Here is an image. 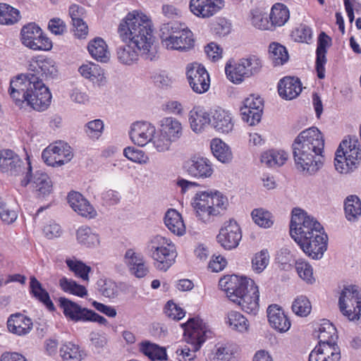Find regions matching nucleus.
<instances>
[{
  "mask_svg": "<svg viewBox=\"0 0 361 361\" xmlns=\"http://www.w3.org/2000/svg\"><path fill=\"white\" fill-rule=\"evenodd\" d=\"M324 148V136L317 128L302 131L292 145L297 169L309 176L317 173L323 166Z\"/></svg>",
  "mask_w": 361,
  "mask_h": 361,
  "instance_id": "nucleus-1",
  "label": "nucleus"
},
{
  "mask_svg": "<svg viewBox=\"0 0 361 361\" xmlns=\"http://www.w3.org/2000/svg\"><path fill=\"white\" fill-rule=\"evenodd\" d=\"M118 33L122 41L131 43L140 50V56L145 59L152 61L155 57L153 30L146 16L135 12L128 13L121 21Z\"/></svg>",
  "mask_w": 361,
  "mask_h": 361,
  "instance_id": "nucleus-2",
  "label": "nucleus"
},
{
  "mask_svg": "<svg viewBox=\"0 0 361 361\" xmlns=\"http://www.w3.org/2000/svg\"><path fill=\"white\" fill-rule=\"evenodd\" d=\"M8 91L17 106L23 107L26 104L38 111L46 110L51 100L49 89L35 74L18 75L11 81Z\"/></svg>",
  "mask_w": 361,
  "mask_h": 361,
  "instance_id": "nucleus-3",
  "label": "nucleus"
},
{
  "mask_svg": "<svg viewBox=\"0 0 361 361\" xmlns=\"http://www.w3.org/2000/svg\"><path fill=\"white\" fill-rule=\"evenodd\" d=\"M219 286L228 298L238 304L243 311L253 315L257 314L259 293L252 279L236 275L225 276L220 279Z\"/></svg>",
  "mask_w": 361,
  "mask_h": 361,
  "instance_id": "nucleus-4",
  "label": "nucleus"
},
{
  "mask_svg": "<svg viewBox=\"0 0 361 361\" xmlns=\"http://www.w3.org/2000/svg\"><path fill=\"white\" fill-rule=\"evenodd\" d=\"M191 204L197 218L209 223L226 209L228 200L219 191H202L195 194Z\"/></svg>",
  "mask_w": 361,
  "mask_h": 361,
  "instance_id": "nucleus-5",
  "label": "nucleus"
},
{
  "mask_svg": "<svg viewBox=\"0 0 361 361\" xmlns=\"http://www.w3.org/2000/svg\"><path fill=\"white\" fill-rule=\"evenodd\" d=\"M185 341L191 347L185 345L176 350L178 361H194L195 353L199 350L207 338L209 332L206 324L199 317L190 319L183 324Z\"/></svg>",
  "mask_w": 361,
  "mask_h": 361,
  "instance_id": "nucleus-6",
  "label": "nucleus"
},
{
  "mask_svg": "<svg viewBox=\"0 0 361 361\" xmlns=\"http://www.w3.org/2000/svg\"><path fill=\"white\" fill-rule=\"evenodd\" d=\"M336 329L328 321L319 328V343L311 351L309 361H339L341 350L335 343Z\"/></svg>",
  "mask_w": 361,
  "mask_h": 361,
  "instance_id": "nucleus-7",
  "label": "nucleus"
},
{
  "mask_svg": "<svg viewBox=\"0 0 361 361\" xmlns=\"http://www.w3.org/2000/svg\"><path fill=\"white\" fill-rule=\"evenodd\" d=\"M159 31L161 44L167 49L186 51L194 46L192 32L178 22L164 23Z\"/></svg>",
  "mask_w": 361,
  "mask_h": 361,
  "instance_id": "nucleus-8",
  "label": "nucleus"
},
{
  "mask_svg": "<svg viewBox=\"0 0 361 361\" xmlns=\"http://www.w3.org/2000/svg\"><path fill=\"white\" fill-rule=\"evenodd\" d=\"M147 251L153 259L155 267L166 271L175 262L177 257L175 245L170 239L157 235L147 243Z\"/></svg>",
  "mask_w": 361,
  "mask_h": 361,
  "instance_id": "nucleus-9",
  "label": "nucleus"
},
{
  "mask_svg": "<svg viewBox=\"0 0 361 361\" xmlns=\"http://www.w3.org/2000/svg\"><path fill=\"white\" fill-rule=\"evenodd\" d=\"M361 160V148L355 136H349L339 145L334 159L336 170L340 173H348L357 168Z\"/></svg>",
  "mask_w": 361,
  "mask_h": 361,
  "instance_id": "nucleus-10",
  "label": "nucleus"
},
{
  "mask_svg": "<svg viewBox=\"0 0 361 361\" xmlns=\"http://www.w3.org/2000/svg\"><path fill=\"white\" fill-rule=\"evenodd\" d=\"M183 134L182 123L173 116H166L159 121L154 147L159 152L169 151L173 143L178 142Z\"/></svg>",
  "mask_w": 361,
  "mask_h": 361,
  "instance_id": "nucleus-11",
  "label": "nucleus"
},
{
  "mask_svg": "<svg viewBox=\"0 0 361 361\" xmlns=\"http://www.w3.org/2000/svg\"><path fill=\"white\" fill-rule=\"evenodd\" d=\"M0 171L11 176H23L20 180L22 187H27L30 182L32 166L29 158L23 161L11 149L0 151Z\"/></svg>",
  "mask_w": 361,
  "mask_h": 361,
  "instance_id": "nucleus-12",
  "label": "nucleus"
},
{
  "mask_svg": "<svg viewBox=\"0 0 361 361\" xmlns=\"http://www.w3.org/2000/svg\"><path fill=\"white\" fill-rule=\"evenodd\" d=\"M322 229L324 228L320 223L304 210L295 208L292 211L290 234L296 243Z\"/></svg>",
  "mask_w": 361,
  "mask_h": 361,
  "instance_id": "nucleus-13",
  "label": "nucleus"
},
{
  "mask_svg": "<svg viewBox=\"0 0 361 361\" xmlns=\"http://www.w3.org/2000/svg\"><path fill=\"white\" fill-rule=\"evenodd\" d=\"M262 68L261 59L255 55H250L240 59L233 66L226 64L225 71L229 80L235 84H240L245 78L259 73Z\"/></svg>",
  "mask_w": 361,
  "mask_h": 361,
  "instance_id": "nucleus-14",
  "label": "nucleus"
},
{
  "mask_svg": "<svg viewBox=\"0 0 361 361\" xmlns=\"http://www.w3.org/2000/svg\"><path fill=\"white\" fill-rule=\"evenodd\" d=\"M341 313L349 320H358L361 314V291L355 286L344 287L338 300Z\"/></svg>",
  "mask_w": 361,
  "mask_h": 361,
  "instance_id": "nucleus-15",
  "label": "nucleus"
},
{
  "mask_svg": "<svg viewBox=\"0 0 361 361\" xmlns=\"http://www.w3.org/2000/svg\"><path fill=\"white\" fill-rule=\"evenodd\" d=\"M20 39L23 45L32 50H50L52 42L43 35L42 29L35 23L24 25L20 32Z\"/></svg>",
  "mask_w": 361,
  "mask_h": 361,
  "instance_id": "nucleus-16",
  "label": "nucleus"
},
{
  "mask_svg": "<svg viewBox=\"0 0 361 361\" xmlns=\"http://www.w3.org/2000/svg\"><path fill=\"white\" fill-rule=\"evenodd\" d=\"M42 158L49 166H60L71 160L73 153L67 143L59 141L44 149L42 153Z\"/></svg>",
  "mask_w": 361,
  "mask_h": 361,
  "instance_id": "nucleus-17",
  "label": "nucleus"
},
{
  "mask_svg": "<svg viewBox=\"0 0 361 361\" xmlns=\"http://www.w3.org/2000/svg\"><path fill=\"white\" fill-rule=\"evenodd\" d=\"M185 73L193 92L202 94L208 91L210 86L209 75L203 66L197 63H189L186 66Z\"/></svg>",
  "mask_w": 361,
  "mask_h": 361,
  "instance_id": "nucleus-18",
  "label": "nucleus"
},
{
  "mask_svg": "<svg viewBox=\"0 0 361 361\" xmlns=\"http://www.w3.org/2000/svg\"><path fill=\"white\" fill-rule=\"evenodd\" d=\"M327 235L324 229L310 235L303 240L297 243L302 251L312 259H318L322 257L327 248Z\"/></svg>",
  "mask_w": 361,
  "mask_h": 361,
  "instance_id": "nucleus-19",
  "label": "nucleus"
},
{
  "mask_svg": "<svg viewBox=\"0 0 361 361\" xmlns=\"http://www.w3.org/2000/svg\"><path fill=\"white\" fill-rule=\"evenodd\" d=\"M217 241L226 250L235 248L241 238L242 233L238 223L234 220L226 221L216 237Z\"/></svg>",
  "mask_w": 361,
  "mask_h": 361,
  "instance_id": "nucleus-20",
  "label": "nucleus"
},
{
  "mask_svg": "<svg viewBox=\"0 0 361 361\" xmlns=\"http://www.w3.org/2000/svg\"><path fill=\"white\" fill-rule=\"evenodd\" d=\"M157 133V129L153 124L147 121H137L131 126L130 137L131 140L138 146L144 147L150 142L154 145Z\"/></svg>",
  "mask_w": 361,
  "mask_h": 361,
  "instance_id": "nucleus-21",
  "label": "nucleus"
},
{
  "mask_svg": "<svg viewBox=\"0 0 361 361\" xmlns=\"http://www.w3.org/2000/svg\"><path fill=\"white\" fill-rule=\"evenodd\" d=\"M186 172L189 176L197 179H206L212 177L214 168L212 162L203 157H193L185 166Z\"/></svg>",
  "mask_w": 361,
  "mask_h": 361,
  "instance_id": "nucleus-22",
  "label": "nucleus"
},
{
  "mask_svg": "<svg viewBox=\"0 0 361 361\" xmlns=\"http://www.w3.org/2000/svg\"><path fill=\"white\" fill-rule=\"evenodd\" d=\"M224 6L223 0H190V10L197 17L208 18L217 12Z\"/></svg>",
  "mask_w": 361,
  "mask_h": 361,
  "instance_id": "nucleus-23",
  "label": "nucleus"
},
{
  "mask_svg": "<svg viewBox=\"0 0 361 361\" xmlns=\"http://www.w3.org/2000/svg\"><path fill=\"white\" fill-rule=\"evenodd\" d=\"M32 191L38 198H44L49 195L53 190L52 181L49 176L40 171L33 174L31 171L30 182Z\"/></svg>",
  "mask_w": 361,
  "mask_h": 361,
  "instance_id": "nucleus-24",
  "label": "nucleus"
},
{
  "mask_svg": "<svg viewBox=\"0 0 361 361\" xmlns=\"http://www.w3.org/2000/svg\"><path fill=\"white\" fill-rule=\"evenodd\" d=\"M59 305L63 310V313L68 319L73 322H87L88 309L66 298H59Z\"/></svg>",
  "mask_w": 361,
  "mask_h": 361,
  "instance_id": "nucleus-25",
  "label": "nucleus"
},
{
  "mask_svg": "<svg viewBox=\"0 0 361 361\" xmlns=\"http://www.w3.org/2000/svg\"><path fill=\"white\" fill-rule=\"evenodd\" d=\"M68 202L71 207L82 216L92 219L97 215L94 207L78 192H70L68 195Z\"/></svg>",
  "mask_w": 361,
  "mask_h": 361,
  "instance_id": "nucleus-26",
  "label": "nucleus"
},
{
  "mask_svg": "<svg viewBox=\"0 0 361 361\" xmlns=\"http://www.w3.org/2000/svg\"><path fill=\"white\" fill-rule=\"evenodd\" d=\"M302 91V83L298 78L286 76L281 79L278 84L279 95L286 100L296 98Z\"/></svg>",
  "mask_w": 361,
  "mask_h": 361,
  "instance_id": "nucleus-27",
  "label": "nucleus"
},
{
  "mask_svg": "<svg viewBox=\"0 0 361 361\" xmlns=\"http://www.w3.org/2000/svg\"><path fill=\"white\" fill-rule=\"evenodd\" d=\"M32 326L31 319L21 313L13 314L7 320V328L9 332L17 336H25L29 334Z\"/></svg>",
  "mask_w": 361,
  "mask_h": 361,
  "instance_id": "nucleus-28",
  "label": "nucleus"
},
{
  "mask_svg": "<svg viewBox=\"0 0 361 361\" xmlns=\"http://www.w3.org/2000/svg\"><path fill=\"white\" fill-rule=\"evenodd\" d=\"M28 70L30 73L27 75V77H31L32 74H35L42 80L44 76L54 78L58 72L55 61L49 58L31 63Z\"/></svg>",
  "mask_w": 361,
  "mask_h": 361,
  "instance_id": "nucleus-29",
  "label": "nucleus"
},
{
  "mask_svg": "<svg viewBox=\"0 0 361 361\" xmlns=\"http://www.w3.org/2000/svg\"><path fill=\"white\" fill-rule=\"evenodd\" d=\"M188 121L192 130L201 133L212 121L209 114L200 106H194L188 114Z\"/></svg>",
  "mask_w": 361,
  "mask_h": 361,
  "instance_id": "nucleus-30",
  "label": "nucleus"
},
{
  "mask_svg": "<svg viewBox=\"0 0 361 361\" xmlns=\"http://www.w3.org/2000/svg\"><path fill=\"white\" fill-rule=\"evenodd\" d=\"M267 317L270 325L279 332H286L290 327V320L277 305H271L268 307Z\"/></svg>",
  "mask_w": 361,
  "mask_h": 361,
  "instance_id": "nucleus-31",
  "label": "nucleus"
},
{
  "mask_svg": "<svg viewBox=\"0 0 361 361\" xmlns=\"http://www.w3.org/2000/svg\"><path fill=\"white\" fill-rule=\"evenodd\" d=\"M125 262L130 272L137 278H142L148 273V268L145 265L142 256L132 249L126 252Z\"/></svg>",
  "mask_w": 361,
  "mask_h": 361,
  "instance_id": "nucleus-32",
  "label": "nucleus"
},
{
  "mask_svg": "<svg viewBox=\"0 0 361 361\" xmlns=\"http://www.w3.org/2000/svg\"><path fill=\"white\" fill-rule=\"evenodd\" d=\"M331 39L324 32H322L319 35L316 51V70L317 76L320 79H323L325 77L324 65L326 63V49L329 45Z\"/></svg>",
  "mask_w": 361,
  "mask_h": 361,
  "instance_id": "nucleus-33",
  "label": "nucleus"
},
{
  "mask_svg": "<svg viewBox=\"0 0 361 361\" xmlns=\"http://www.w3.org/2000/svg\"><path fill=\"white\" fill-rule=\"evenodd\" d=\"M78 243L88 248H94L100 245L99 235L92 228L82 226L76 231Z\"/></svg>",
  "mask_w": 361,
  "mask_h": 361,
  "instance_id": "nucleus-34",
  "label": "nucleus"
},
{
  "mask_svg": "<svg viewBox=\"0 0 361 361\" xmlns=\"http://www.w3.org/2000/svg\"><path fill=\"white\" fill-rule=\"evenodd\" d=\"M164 224L173 234L181 236L185 233V226L182 216L176 209H169L164 216Z\"/></svg>",
  "mask_w": 361,
  "mask_h": 361,
  "instance_id": "nucleus-35",
  "label": "nucleus"
},
{
  "mask_svg": "<svg viewBox=\"0 0 361 361\" xmlns=\"http://www.w3.org/2000/svg\"><path fill=\"white\" fill-rule=\"evenodd\" d=\"M211 123L216 131L221 133H228L233 128L230 114L221 109L215 110Z\"/></svg>",
  "mask_w": 361,
  "mask_h": 361,
  "instance_id": "nucleus-36",
  "label": "nucleus"
},
{
  "mask_svg": "<svg viewBox=\"0 0 361 361\" xmlns=\"http://www.w3.org/2000/svg\"><path fill=\"white\" fill-rule=\"evenodd\" d=\"M87 49L91 56L95 60L102 63H106L109 61L110 52L103 39L97 37L90 41Z\"/></svg>",
  "mask_w": 361,
  "mask_h": 361,
  "instance_id": "nucleus-37",
  "label": "nucleus"
},
{
  "mask_svg": "<svg viewBox=\"0 0 361 361\" xmlns=\"http://www.w3.org/2000/svg\"><path fill=\"white\" fill-rule=\"evenodd\" d=\"M30 293L32 295L43 303L49 310L54 311L55 307L50 299L48 292L42 287V283L35 277H30Z\"/></svg>",
  "mask_w": 361,
  "mask_h": 361,
  "instance_id": "nucleus-38",
  "label": "nucleus"
},
{
  "mask_svg": "<svg viewBox=\"0 0 361 361\" xmlns=\"http://www.w3.org/2000/svg\"><path fill=\"white\" fill-rule=\"evenodd\" d=\"M344 212L348 221L355 222L361 216V201L357 195H349L344 201Z\"/></svg>",
  "mask_w": 361,
  "mask_h": 361,
  "instance_id": "nucleus-39",
  "label": "nucleus"
},
{
  "mask_svg": "<svg viewBox=\"0 0 361 361\" xmlns=\"http://www.w3.org/2000/svg\"><path fill=\"white\" fill-rule=\"evenodd\" d=\"M288 154L283 150L270 149L261 155V162L268 167H279L285 164Z\"/></svg>",
  "mask_w": 361,
  "mask_h": 361,
  "instance_id": "nucleus-40",
  "label": "nucleus"
},
{
  "mask_svg": "<svg viewBox=\"0 0 361 361\" xmlns=\"http://www.w3.org/2000/svg\"><path fill=\"white\" fill-rule=\"evenodd\" d=\"M140 55L138 50L133 44H128L121 46L117 49V58L124 65H131L138 59Z\"/></svg>",
  "mask_w": 361,
  "mask_h": 361,
  "instance_id": "nucleus-41",
  "label": "nucleus"
},
{
  "mask_svg": "<svg viewBox=\"0 0 361 361\" xmlns=\"http://www.w3.org/2000/svg\"><path fill=\"white\" fill-rule=\"evenodd\" d=\"M210 147L214 156L221 162L227 163L232 159V152L229 147L221 140H212Z\"/></svg>",
  "mask_w": 361,
  "mask_h": 361,
  "instance_id": "nucleus-42",
  "label": "nucleus"
},
{
  "mask_svg": "<svg viewBox=\"0 0 361 361\" xmlns=\"http://www.w3.org/2000/svg\"><path fill=\"white\" fill-rule=\"evenodd\" d=\"M20 19V11L17 8L5 3H0V25H12Z\"/></svg>",
  "mask_w": 361,
  "mask_h": 361,
  "instance_id": "nucleus-43",
  "label": "nucleus"
},
{
  "mask_svg": "<svg viewBox=\"0 0 361 361\" xmlns=\"http://www.w3.org/2000/svg\"><path fill=\"white\" fill-rule=\"evenodd\" d=\"M290 14L288 8L282 4H275L269 14L272 26L283 25L289 19Z\"/></svg>",
  "mask_w": 361,
  "mask_h": 361,
  "instance_id": "nucleus-44",
  "label": "nucleus"
},
{
  "mask_svg": "<svg viewBox=\"0 0 361 361\" xmlns=\"http://www.w3.org/2000/svg\"><path fill=\"white\" fill-rule=\"evenodd\" d=\"M80 73L92 82H98L104 78V71L94 63H88L82 65L78 69Z\"/></svg>",
  "mask_w": 361,
  "mask_h": 361,
  "instance_id": "nucleus-45",
  "label": "nucleus"
},
{
  "mask_svg": "<svg viewBox=\"0 0 361 361\" xmlns=\"http://www.w3.org/2000/svg\"><path fill=\"white\" fill-rule=\"evenodd\" d=\"M269 51V58L274 66L283 65L289 59L286 47L279 43H271Z\"/></svg>",
  "mask_w": 361,
  "mask_h": 361,
  "instance_id": "nucleus-46",
  "label": "nucleus"
},
{
  "mask_svg": "<svg viewBox=\"0 0 361 361\" xmlns=\"http://www.w3.org/2000/svg\"><path fill=\"white\" fill-rule=\"evenodd\" d=\"M226 323L232 329L241 333L247 331L249 328L248 320L242 314L235 311H231L228 314Z\"/></svg>",
  "mask_w": 361,
  "mask_h": 361,
  "instance_id": "nucleus-47",
  "label": "nucleus"
},
{
  "mask_svg": "<svg viewBox=\"0 0 361 361\" xmlns=\"http://www.w3.org/2000/svg\"><path fill=\"white\" fill-rule=\"evenodd\" d=\"M141 351L152 360H165L167 358L166 350L149 342L142 343Z\"/></svg>",
  "mask_w": 361,
  "mask_h": 361,
  "instance_id": "nucleus-48",
  "label": "nucleus"
},
{
  "mask_svg": "<svg viewBox=\"0 0 361 361\" xmlns=\"http://www.w3.org/2000/svg\"><path fill=\"white\" fill-rule=\"evenodd\" d=\"M60 355L64 361H80L82 359V351L78 345L71 342L61 347Z\"/></svg>",
  "mask_w": 361,
  "mask_h": 361,
  "instance_id": "nucleus-49",
  "label": "nucleus"
},
{
  "mask_svg": "<svg viewBox=\"0 0 361 361\" xmlns=\"http://www.w3.org/2000/svg\"><path fill=\"white\" fill-rule=\"evenodd\" d=\"M251 216L255 223L262 228H270L274 222L273 215L262 208L255 209Z\"/></svg>",
  "mask_w": 361,
  "mask_h": 361,
  "instance_id": "nucleus-50",
  "label": "nucleus"
},
{
  "mask_svg": "<svg viewBox=\"0 0 361 361\" xmlns=\"http://www.w3.org/2000/svg\"><path fill=\"white\" fill-rule=\"evenodd\" d=\"M66 263L69 269L73 271L76 276L80 277L83 281L89 280V273L91 268L82 262L75 259H66Z\"/></svg>",
  "mask_w": 361,
  "mask_h": 361,
  "instance_id": "nucleus-51",
  "label": "nucleus"
},
{
  "mask_svg": "<svg viewBox=\"0 0 361 361\" xmlns=\"http://www.w3.org/2000/svg\"><path fill=\"white\" fill-rule=\"evenodd\" d=\"M59 286L66 293L79 297H83L87 295V290L85 286L78 284L72 279L63 277L59 280Z\"/></svg>",
  "mask_w": 361,
  "mask_h": 361,
  "instance_id": "nucleus-52",
  "label": "nucleus"
},
{
  "mask_svg": "<svg viewBox=\"0 0 361 361\" xmlns=\"http://www.w3.org/2000/svg\"><path fill=\"white\" fill-rule=\"evenodd\" d=\"M252 24L259 30H271L273 28L271 20H269L268 14L259 9L251 11Z\"/></svg>",
  "mask_w": 361,
  "mask_h": 361,
  "instance_id": "nucleus-53",
  "label": "nucleus"
},
{
  "mask_svg": "<svg viewBox=\"0 0 361 361\" xmlns=\"http://www.w3.org/2000/svg\"><path fill=\"white\" fill-rule=\"evenodd\" d=\"M295 269L298 276L307 283L312 284L315 281L312 267L306 261L298 259L295 262Z\"/></svg>",
  "mask_w": 361,
  "mask_h": 361,
  "instance_id": "nucleus-54",
  "label": "nucleus"
},
{
  "mask_svg": "<svg viewBox=\"0 0 361 361\" xmlns=\"http://www.w3.org/2000/svg\"><path fill=\"white\" fill-rule=\"evenodd\" d=\"M312 306L307 297L300 295L297 297L293 302V312L300 317H306L311 312Z\"/></svg>",
  "mask_w": 361,
  "mask_h": 361,
  "instance_id": "nucleus-55",
  "label": "nucleus"
},
{
  "mask_svg": "<svg viewBox=\"0 0 361 361\" xmlns=\"http://www.w3.org/2000/svg\"><path fill=\"white\" fill-rule=\"evenodd\" d=\"M99 291L104 297L114 298L117 296L118 290L116 283L109 279H100L97 282Z\"/></svg>",
  "mask_w": 361,
  "mask_h": 361,
  "instance_id": "nucleus-56",
  "label": "nucleus"
},
{
  "mask_svg": "<svg viewBox=\"0 0 361 361\" xmlns=\"http://www.w3.org/2000/svg\"><path fill=\"white\" fill-rule=\"evenodd\" d=\"M242 107H243L245 113L247 111L248 112L249 109L257 111L254 116V119H258L259 113H262L263 111V100L260 97L250 95L244 100L243 106Z\"/></svg>",
  "mask_w": 361,
  "mask_h": 361,
  "instance_id": "nucleus-57",
  "label": "nucleus"
},
{
  "mask_svg": "<svg viewBox=\"0 0 361 361\" xmlns=\"http://www.w3.org/2000/svg\"><path fill=\"white\" fill-rule=\"evenodd\" d=\"M233 352L230 346L221 345L216 346L214 352L209 355L210 361H231Z\"/></svg>",
  "mask_w": 361,
  "mask_h": 361,
  "instance_id": "nucleus-58",
  "label": "nucleus"
},
{
  "mask_svg": "<svg viewBox=\"0 0 361 361\" xmlns=\"http://www.w3.org/2000/svg\"><path fill=\"white\" fill-rule=\"evenodd\" d=\"M269 262V255L267 250H262L255 254L252 259V269L257 273H261Z\"/></svg>",
  "mask_w": 361,
  "mask_h": 361,
  "instance_id": "nucleus-59",
  "label": "nucleus"
},
{
  "mask_svg": "<svg viewBox=\"0 0 361 361\" xmlns=\"http://www.w3.org/2000/svg\"><path fill=\"white\" fill-rule=\"evenodd\" d=\"M312 32L311 28L306 25L301 24L296 27L292 33V37L294 40L298 42H306L311 40Z\"/></svg>",
  "mask_w": 361,
  "mask_h": 361,
  "instance_id": "nucleus-60",
  "label": "nucleus"
},
{
  "mask_svg": "<svg viewBox=\"0 0 361 361\" xmlns=\"http://www.w3.org/2000/svg\"><path fill=\"white\" fill-rule=\"evenodd\" d=\"M123 155L129 160L138 163L146 164L147 157L145 152L135 147H128L123 149Z\"/></svg>",
  "mask_w": 361,
  "mask_h": 361,
  "instance_id": "nucleus-61",
  "label": "nucleus"
},
{
  "mask_svg": "<svg viewBox=\"0 0 361 361\" xmlns=\"http://www.w3.org/2000/svg\"><path fill=\"white\" fill-rule=\"evenodd\" d=\"M85 127L87 135L92 139H97L102 135L104 129V123L102 120L95 119L88 122Z\"/></svg>",
  "mask_w": 361,
  "mask_h": 361,
  "instance_id": "nucleus-62",
  "label": "nucleus"
},
{
  "mask_svg": "<svg viewBox=\"0 0 361 361\" xmlns=\"http://www.w3.org/2000/svg\"><path fill=\"white\" fill-rule=\"evenodd\" d=\"M166 315L172 319L180 320L185 316L183 310L176 304L171 301H169L164 308Z\"/></svg>",
  "mask_w": 361,
  "mask_h": 361,
  "instance_id": "nucleus-63",
  "label": "nucleus"
},
{
  "mask_svg": "<svg viewBox=\"0 0 361 361\" xmlns=\"http://www.w3.org/2000/svg\"><path fill=\"white\" fill-rule=\"evenodd\" d=\"M90 341L92 346L100 350L107 344L108 338L104 332L92 331L90 334Z\"/></svg>",
  "mask_w": 361,
  "mask_h": 361,
  "instance_id": "nucleus-64",
  "label": "nucleus"
}]
</instances>
